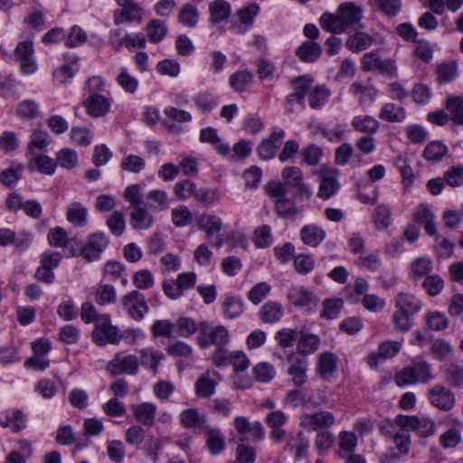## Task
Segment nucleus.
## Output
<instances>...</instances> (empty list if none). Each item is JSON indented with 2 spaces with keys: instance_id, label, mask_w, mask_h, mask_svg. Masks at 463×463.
<instances>
[{
  "instance_id": "nucleus-1",
  "label": "nucleus",
  "mask_w": 463,
  "mask_h": 463,
  "mask_svg": "<svg viewBox=\"0 0 463 463\" xmlns=\"http://www.w3.org/2000/svg\"><path fill=\"white\" fill-rule=\"evenodd\" d=\"M433 378L431 365L426 361L420 360L404 367L396 374L394 382L398 386H404L418 383H427Z\"/></svg>"
},
{
  "instance_id": "nucleus-2",
  "label": "nucleus",
  "mask_w": 463,
  "mask_h": 463,
  "mask_svg": "<svg viewBox=\"0 0 463 463\" xmlns=\"http://www.w3.org/2000/svg\"><path fill=\"white\" fill-rule=\"evenodd\" d=\"M92 340L99 346L107 344H118L120 340L118 327L111 325L109 315H101L97 318L95 329L92 332Z\"/></svg>"
},
{
  "instance_id": "nucleus-3",
  "label": "nucleus",
  "mask_w": 463,
  "mask_h": 463,
  "mask_svg": "<svg viewBox=\"0 0 463 463\" xmlns=\"http://www.w3.org/2000/svg\"><path fill=\"white\" fill-rule=\"evenodd\" d=\"M397 426L403 430L415 431L420 437H430L436 431L434 421L428 418H420L418 416L397 415L394 419Z\"/></svg>"
},
{
  "instance_id": "nucleus-4",
  "label": "nucleus",
  "mask_w": 463,
  "mask_h": 463,
  "mask_svg": "<svg viewBox=\"0 0 463 463\" xmlns=\"http://www.w3.org/2000/svg\"><path fill=\"white\" fill-rule=\"evenodd\" d=\"M121 304L127 314L136 321L142 320L149 310L144 294L138 290H132L123 296Z\"/></svg>"
},
{
  "instance_id": "nucleus-5",
  "label": "nucleus",
  "mask_w": 463,
  "mask_h": 463,
  "mask_svg": "<svg viewBox=\"0 0 463 463\" xmlns=\"http://www.w3.org/2000/svg\"><path fill=\"white\" fill-rule=\"evenodd\" d=\"M199 345L204 348L210 345H215L222 347L228 344L230 340L229 332L223 326H212L205 322L200 325Z\"/></svg>"
},
{
  "instance_id": "nucleus-6",
  "label": "nucleus",
  "mask_w": 463,
  "mask_h": 463,
  "mask_svg": "<svg viewBox=\"0 0 463 463\" xmlns=\"http://www.w3.org/2000/svg\"><path fill=\"white\" fill-rule=\"evenodd\" d=\"M233 425L236 431L241 436V441L260 442L265 437L264 427L260 421L250 422L244 416H237L233 420Z\"/></svg>"
},
{
  "instance_id": "nucleus-7",
  "label": "nucleus",
  "mask_w": 463,
  "mask_h": 463,
  "mask_svg": "<svg viewBox=\"0 0 463 463\" xmlns=\"http://www.w3.org/2000/svg\"><path fill=\"white\" fill-rule=\"evenodd\" d=\"M139 362L135 354H118L107 364L108 371L112 375H136L138 372Z\"/></svg>"
},
{
  "instance_id": "nucleus-8",
  "label": "nucleus",
  "mask_w": 463,
  "mask_h": 463,
  "mask_svg": "<svg viewBox=\"0 0 463 463\" xmlns=\"http://www.w3.org/2000/svg\"><path fill=\"white\" fill-rule=\"evenodd\" d=\"M428 399L432 406L443 411L452 410L456 402L453 392L442 384L431 387L428 392Z\"/></svg>"
},
{
  "instance_id": "nucleus-9",
  "label": "nucleus",
  "mask_w": 463,
  "mask_h": 463,
  "mask_svg": "<svg viewBox=\"0 0 463 463\" xmlns=\"http://www.w3.org/2000/svg\"><path fill=\"white\" fill-rule=\"evenodd\" d=\"M33 43L27 40L17 44L14 55L20 63V69L24 74H33L37 70V62L33 58Z\"/></svg>"
},
{
  "instance_id": "nucleus-10",
  "label": "nucleus",
  "mask_w": 463,
  "mask_h": 463,
  "mask_svg": "<svg viewBox=\"0 0 463 463\" xmlns=\"http://www.w3.org/2000/svg\"><path fill=\"white\" fill-rule=\"evenodd\" d=\"M339 172L336 169H323L319 172L320 184L317 197L327 200L331 198L339 189Z\"/></svg>"
},
{
  "instance_id": "nucleus-11",
  "label": "nucleus",
  "mask_w": 463,
  "mask_h": 463,
  "mask_svg": "<svg viewBox=\"0 0 463 463\" xmlns=\"http://www.w3.org/2000/svg\"><path fill=\"white\" fill-rule=\"evenodd\" d=\"M402 343L401 341H384L378 346L377 351L368 354L366 361L371 368H376L380 360H387L395 357L401 351Z\"/></svg>"
},
{
  "instance_id": "nucleus-12",
  "label": "nucleus",
  "mask_w": 463,
  "mask_h": 463,
  "mask_svg": "<svg viewBox=\"0 0 463 463\" xmlns=\"http://www.w3.org/2000/svg\"><path fill=\"white\" fill-rule=\"evenodd\" d=\"M307 369L308 361L305 356L299 354H290L288 356V373L295 386L301 387L307 382Z\"/></svg>"
},
{
  "instance_id": "nucleus-13",
  "label": "nucleus",
  "mask_w": 463,
  "mask_h": 463,
  "mask_svg": "<svg viewBox=\"0 0 463 463\" xmlns=\"http://www.w3.org/2000/svg\"><path fill=\"white\" fill-rule=\"evenodd\" d=\"M109 242V239L104 232H95L89 236L86 245L81 249V253L89 261L94 260L108 247Z\"/></svg>"
},
{
  "instance_id": "nucleus-14",
  "label": "nucleus",
  "mask_w": 463,
  "mask_h": 463,
  "mask_svg": "<svg viewBox=\"0 0 463 463\" xmlns=\"http://www.w3.org/2000/svg\"><path fill=\"white\" fill-rule=\"evenodd\" d=\"M201 433L204 435L205 446L212 456H217L225 449V437L219 428L205 426Z\"/></svg>"
},
{
  "instance_id": "nucleus-15",
  "label": "nucleus",
  "mask_w": 463,
  "mask_h": 463,
  "mask_svg": "<svg viewBox=\"0 0 463 463\" xmlns=\"http://www.w3.org/2000/svg\"><path fill=\"white\" fill-rule=\"evenodd\" d=\"M117 4L121 6L120 10L114 12V23L120 24L126 22L140 21V8L134 2V0H115Z\"/></svg>"
},
{
  "instance_id": "nucleus-16",
  "label": "nucleus",
  "mask_w": 463,
  "mask_h": 463,
  "mask_svg": "<svg viewBox=\"0 0 463 463\" xmlns=\"http://www.w3.org/2000/svg\"><path fill=\"white\" fill-rule=\"evenodd\" d=\"M336 11L346 30L358 24L362 20L364 14L363 7L353 2L341 4Z\"/></svg>"
},
{
  "instance_id": "nucleus-17",
  "label": "nucleus",
  "mask_w": 463,
  "mask_h": 463,
  "mask_svg": "<svg viewBox=\"0 0 463 463\" xmlns=\"http://www.w3.org/2000/svg\"><path fill=\"white\" fill-rule=\"evenodd\" d=\"M335 423V416L327 411H320L315 413H307L303 415L301 425L311 430L320 428H327Z\"/></svg>"
},
{
  "instance_id": "nucleus-18",
  "label": "nucleus",
  "mask_w": 463,
  "mask_h": 463,
  "mask_svg": "<svg viewBox=\"0 0 463 463\" xmlns=\"http://www.w3.org/2000/svg\"><path fill=\"white\" fill-rule=\"evenodd\" d=\"M289 300L296 306L307 311L313 310L318 303V298L313 292L303 287H295L288 293Z\"/></svg>"
},
{
  "instance_id": "nucleus-19",
  "label": "nucleus",
  "mask_w": 463,
  "mask_h": 463,
  "mask_svg": "<svg viewBox=\"0 0 463 463\" xmlns=\"http://www.w3.org/2000/svg\"><path fill=\"white\" fill-rule=\"evenodd\" d=\"M87 113L94 118L106 115L110 109V101L100 93L90 95L83 102Z\"/></svg>"
},
{
  "instance_id": "nucleus-20",
  "label": "nucleus",
  "mask_w": 463,
  "mask_h": 463,
  "mask_svg": "<svg viewBox=\"0 0 463 463\" xmlns=\"http://www.w3.org/2000/svg\"><path fill=\"white\" fill-rule=\"evenodd\" d=\"M259 11V5L254 3L238 10L237 15L240 19L241 24L232 25L231 29L232 30V32L236 34L244 33L247 31L248 27H250L252 24L253 20L258 14Z\"/></svg>"
},
{
  "instance_id": "nucleus-21",
  "label": "nucleus",
  "mask_w": 463,
  "mask_h": 463,
  "mask_svg": "<svg viewBox=\"0 0 463 463\" xmlns=\"http://www.w3.org/2000/svg\"><path fill=\"white\" fill-rule=\"evenodd\" d=\"M285 133L282 129L274 131L269 139L262 141L258 146V154L263 160L271 159L281 144Z\"/></svg>"
},
{
  "instance_id": "nucleus-22",
  "label": "nucleus",
  "mask_w": 463,
  "mask_h": 463,
  "mask_svg": "<svg viewBox=\"0 0 463 463\" xmlns=\"http://www.w3.org/2000/svg\"><path fill=\"white\" fill-rule=\"evenodd\" d=\"M258 316L263 323L274 324L283 317L284 307L280 303L269 300L260 307Z\"/></svg>"
},
{
  "instance_id": "nucleus-23",
  "label": "nucleus",
  "mask_w": 463,
  "mask_h": 463,
  "mask_svg": "<svg viewBox=\"0 0 463 463\" xmlns=\"http://www.w3.org/2000/svg\"><path fill=\"white\" fill-rule=\"evenodd\" d=\"M337 356L331 352L323 353L318 356L317 372L322 379L329 380L333 376L337 368Z\"/></svg>"
},
{
  "instance_id": "nucleus-24",
  "label": "nucleus",
  "mask_w": 463,
  "mask_h": 463,
  "mask_svg": "<svg viewBox=\"0 0 463 463\" xmlns=\"http://www.w3.org/2000/svg\"><path fill=\"white\" fill-rule=\"evenodd\" d=\"M156 410V404L151 402H142L131 406L136 420L144 426H152L155 423Z\"/></svg>"
},
{
  "instance_id": "nucleus-25",
  "label": "nucleus",
  "mask_w": 463,
  "mask_h": 463,
  "mask_svg": "<svg viewBox=\"0 0 463 463\" xmlns=\"http://www.w3.org/2000/svg\"><path fill=\"white\" fill-rule=\"evenodd\" d=\"M326 235V231L314 223L307 224L300 230L301 241L310 247L318 246L325 240Z\"/></svg>"
},
{
  "instance_id": "nucleus-26",
  "label": "nucleus",
  "mask_w": 463,
  "mask_h": 463,
  "mask_svg": "<svg viewBox=\"0 0 463 463\" xmlns=\"http://www.w3.org/2000/svg\"><path fill=\"white\" fill-rule=\"evenodd\" d=\"M182 425L188 429L199 428L201 433L205 426H209L205 415L201 414L196 409H186L180 414Z\"/></svg>"
},
{
  "instance_id": "nucleus-27",
  "label": "nucleus",
  "mask_w": 463,
  "mask_h": 463,
  "mask_svg": "<svg viewBox=\"0 0 463 463\" xmlns=\"http://www.w3.org/2000/svg\"><path fill=\"white\" fill-rule=\"evenodd\" d=\"M153 216L143 204L132 208L129 214L130 225L135 230L148 229L153 224Z\"/></svg>"
},
{
  "instance_id": "nucleus-28",
  "label": "nucleus",
  "mask_w": 463,
  "mask_h": 463,
  "mask_svg": "<svg viewBox=\"0 0 463 463\" xmlns=\"http://www.w3.org/2000/svg\"><path fill=\"white\" fill-rule=\"evenodd\" d=\"M56 163L53 159L45 155L33 154L28 160V169L37 170L41 174L52 175L55 172Z\"/></svg>"
},
{
  "instance_id": "nucleus-29",
  "label": "nucleus",
  "mask_w": 463,
  "mask_h": 463,
  "mask_svg": "<svg viewBox=\"0 0 463 463\" xmlns=\"http://www.w3.org/2000/svg\"><path fill=\"white\" fill-rule=\"evenodd\" d=\"M397 309L411 316L418 313L422 307L421 301L414 295L410 293H400L395 299Z\"/></svg>"
},
{
  "instance_id": "nucleus-30",
  "label": "nucleus",
  "mask_w": 463,
  "mask_h": 463,
  "mask_svg": "<svg viewBox=\"0 0 463 463\" xmlns=\"http://www.w3.org/2000/svg\"><path fill=\"white\" fill-rule=\"evenodd\" d=\"M199 229L205 232L206 238L209 240L213 233L219 232L222 228V221L213 213H204L196 218Z\"/></svg>"
},
{
  "instance_id": "nucleus-31",
  "label": "nucleus",
  "mask_w": 463,
  "mask_h": 463,
  "mask_svg": "<svg viewBox=\"0 0 463 463\" xmlns=\"http://www.w3.org/2000/svg\"><path fill=\"white\" fill-rule=\"evenodd\" d=\"M67 221L74 227H84L88 223V209L80 203H71L66 213Z\"/></svg>"
},
{
  "instance_id": "nucleus-32",
  "label": "nucleus",
  "mask_w": 463,
  "mask_h": 463,
  "mask_svg": "<svg viewBox=\"0 0 463 463\" xmlns=\"http://www.w3.org/2000/svg\"><path fill=\"white\" fill-rule=\"evenodd\" d=\"M308 439L303 431H298L296 436L290 437L285 450L294 451V457L297 459H301L307 455Z\"/></svg>"
},
{
  "instance_id": "nucleus-33",
  "label": "nucleus",
  "mask_w": 463,
  "mask_h": 463,
  "mask_svg": "<svg viewBox=\"0 0 463 463\" xmlns=\"http://www.w3.org/2000/svg\"><path fill=\"white\" fill-rule=\"evenodd\" d=\"M434 219L435 215L426 205H420L414 212V220L424 225L425 232L430 236L437 233Z\"/></svg>"
},
{
  "instance_id": "nucleus-34",
  "label": "nucleus",
  "mask_w": 463,
  "mask_h": 463,
  "mask_svg": "<svg viewBox=\"0 0 463 463\" xmlns=\"http://www.w3.org/2000/svg\"><path fill=\"white\" fill-rule=\"evenodd\" d=\"M339 449L336 454L339 458H346L349 455L354 454L357 447V437L351 431H341L339 433Z\"/></svg>"
},
{
  "instance_id": "nucleus-35",
  "label": "nucleus",
  "mask_w": 463,
  "mask_h": 463,
  "mask_svg": "<svg viewBox=\"0 0 463 463\" xmlns=\"http://www.w3.org/2000/svg\"><path fill=\"white\" fill-rule=\"evenodd\" d=\"M373 38L364 32H356L350 35L345 43V46L353 52H360L373 43Z\"/></svg>"
},
{
  "instance_id": "nucleus-36",
  "label": "nucleus",
  "mask_w": 463,
  "mask_h": 463,
  "mask_svg": "<svg viewBox=\"0 0 463 463\" xmlns=\"http://www.w3.org/2000/svg\"><path fill=\"white\" fill-rule=\"evenodd\" d=\"M210 22L219 24L226 21L231 14V6L225 0H215L209 5Z\"/></svg>"
},
{
  "instance_id": "nucleus-37",
  "label": "nucleus",
  "mask_w": 463,
  "mask_h": 463,
  "mask_svg": "<svg viewBox=\"0 0 463 463\" xmlns=\"http://www.w3.org/2000/svg\"><path fill=\"white\" fill-rule=\"evenodd\" d=\"M200 18L197 7L192 4L184 5L178 13L177 20L184 27L194 28Z\"/></svg>"
},
{
  "instance_id": "nucleus-38",
  "label": "nucleus",
  "mask_w": 463,
  "mask_h": 463,
  "mask_svg": "<svg viewBox=\"0 0 463 463\" xmlns=\"http://www.w3.org/2000/svg\"><path fill=\"white\" fill-rule=\"evenodd\" d=\"M351 125L356 131L368 135L375 134L380 127L378 120L369 115L355 116Z\"/></svg>"
},
{
  "instance_id": "nucleus-39",
  "label": "nucleus",
  "mask_w": 463,
  "mask_h": 463,
  "mask_svg": "<svg viewBox=\"0 0 463 463\" xmlns=\"http://www.w3.org/2000/svg\"><path fill=\"white\" fill-rule=\"evenodd\" d=\"M319 24L324 30L334 34H340L347 31L338 17L337 12L335 14L324 13L319 18Z\"/></svg>"
},
{
  "instance_id": "nucleus-40",
  "label": "nucleus",
  "mask_w": 463,
  "mask_h": 463,
  "mask_svg": "<svg viewBox=\"0 0 463 463\" xmlns=\"http://www.w3.org/2000/svg\"><path fill=\"white\" fill-rule=\"evenodd\" d=\"M200 141L214 146L215 150L220 155L225 156L230 152V146L227 144L221 142L215 128H206L202 129L200 133Z\"/></svg>"
},
{
  "instance_id": "nucleus-41",
  "label": "nucleus",
  "mask_w": 463,
  "mask_h": 463,
  "mask_svg": "<svg viewBox=\"0 0 463 463\" xmlns=\"http://www.w3.org/2000/svg\"><path fill=\"white\" fill-rule=\"evenodd\" d=\"M296 54L302 61L313 62L321 55V46L317 43L306 41L297 49Z\"/></svg>"
},
{
  "instance_id": "nucleus-42",
  "label": "nucleus",
  "mask_w": 463,
  "mask_h": 463,
  "mask_svg": "<svg viewBox=\"0 0 463 463\" xmlns=\"http://www.w3.org/2000/svg\"><path fill=\"white\" fill-rule=\"evenodd\" d=\"M369 5L376 11L389 17H394L402 8L401 0H369Z\"/></svg>"
},
{
  "instance_id": "nucleus-43",
  "label": "nucleus",
  "mask_w": 463,
  "mask_h": 463,
  "mask_svg": "<svg viewBox=\"0 0 463 463\" xmlns=\"http://www.w3.org/2000/svg\"><path fill=\"white\" fill-rule=\"evenodd\" d=\"M448 153V147L440 141H432L422 152V157L430 162L440 161Z\"/></svg>"
},
{
  "instance_id": "nucleus-44",
  "label": "nucleus",
  "mask_w": 463,
  "mask_h": 463,
  "mask_svg": "<svg viewBox=\"0 0 463 463\" xmlns=\"http://www.w3.org/2000/svg\"><path fill=\"white\" fill-rule=\"evenodd\" d=\"M216 385L217 383L206 373L196 381L195 393L200 398H209L215 392Z\"/></svg>"
},
{
  "instance_id": "nucleus-45",
  "label": "nucleus",
  "mask_w": 463,
  "mask_h": 463,
  "mask_svg": "<svg viewBox=\"0 0 463 463\" xmlns=\"http://www.w3.org/2000/svg\"><path fill=\"white\" fill-rule=\"evenodd\" d=\"M71 64H64L53 72V79L58 84H66L71 80L78 71V57L73 56L71 60Z\"/></svg>"
},
{
  "instance_id": "nucleus-46",
  "label": "nucleus",
  "mask_w": 463,
  "mask_h": 463,
  "mask_svg": "<svg viewBox=\"0 0 463 463\" xmlns=\"http://www.w3.org/2000/svg\"><path fill=\"white\" fill-rule=\"evenodd\" d=\"M379 118L388 122H402L406 118V111L402 107L387 103L380 111Z\"/></svg>"
},
{
  "instance_id": "nucleus-47",
  "label": "nucleus",
  "mask_w": 463,
  "mask_h": 463,
  "mask_svg": "<svg viewBox=\"0 0 463 463\" xmlns=\"http://www.w3.org/2000/svg\"><path fill=\"white\" fill-rule=\"evenodd\" d=\"M167 33V26L159 19L151 20L146 25V35L152 43L161 42Z\"/></svg>"
},
{
  "instance_id": "nucleus-48",
  "label": "nucleus",
  "mask_w": 463,
  "mask_h": 463,
  "mask_svg": "<svg viewBox=\"0 0 463 463\" xmlns=\"http://www.w3.org/2000/svg\"><path fill=\"white\" fill-rule=\"evenodd\" d=\"M243 312L242 299L238 297H227L222 303V314L226 318L232 319Z\"/></svg>"
},
{
  "instance_id": "nucleus-49",
  "label": "nucleus",
  "mask_w": 463,
  "mask_h": 463,
  "mask_svg": "<svg viewBox=\"0 0 463 463\" xmlns=\"http://www.w3.org/2000/svg\"><path fill=\"white\" fill-rule=\"evenodd\" d=\"M354 95L359 98L361 105L373 103L376 98L377 90L372 86H364L357 81L351 85Z\"/></svg>"
},
{
  "instance_id": "nucleus-50",
  "label": "nucleus",
  "mask_w": 463,
  "mask_h": 463,
  "mask_svg": "<svg viewBox=\"0 0 463 463\" xmlns=\"http://www.w3.org/2000/svg\"><path fill=\"white\" fill-rule=\"evenodd\" d=\"M320 339L318 335L314 334L303 335L298 342L297 351L301 356L310 354L317 350Z\"/></svg>"
},
{
  "instance_id": "nucleus-51",
  "label": "nucleus",
  "mask_w": 463,
  "mask_h": 463,
  "mask_svg": "<svg viewBox=\"0 0 463 463\" xmlns=\"http://www.w3.org/2000/svg\"><path fill=\"white\" fill-rule=\"evenodd\" d=\"M196 192V184L189 179L178 181L174 186V194L177 199L182 201H185L191 197L194 198Z\"/></svg>"
},
{
  "instance_id": "nucleus-52",
  "label": "nucleus",
  "mask_w": 463,
  "mask_h": 463,
  "mask_svg": "<svg viewBox=\"0 0 463 463\" xmlns=\"http://www.w3.org/2000/svg\"><path fill=\"white\" fill-rule=\"evenodd\" d=\"M252 73L249 71H239L232 73L229 79V84L235 91H243L252 80Z\"/></svg>"
},
{
  "instance_id": "nucleus-53",
  "label": "nucleus",
  "mask_w": 463,
  "mask_h": 463,
  "mask_svg": "<svg viewBox=\"0 0 463 463\" xmlns=\"http://www.w3.org/2000/svg\"><path fill=\"white\" fill-rule=\"evenodd\" d=\"M446 109L449 112L450 119L456 124H463V98L455 97L449 99L446 102Z\"/></svg>"
},
{
  "instance_id": "nucleus-54",
  "label": "nucleus",
  "mask_w": 463,
  "mask_h": 463,
  "mask_svg": "<svg viewBox=\"0 0 463 463\" xmlns=\"http://www.w3.org/2000/svg\"><path fill=\"white\" fill-rule=\"evenodd\" d=\"M432 269V262L430 259L420 257L413 260L411 264L410 275L413 279H421L429 274Z\"/></svg>"
},
{
  "instance_id": "nucleus-55",
  "label": "nucleus",
  "mask_w": 463,
  "mask_h": 463,
  "mask_svg": "<svg viewBox=\"0 0 463 463\" xmlns=\"http://www.w3.org/2000/svg\"><path fill=\"white\" fill-rule=\"evenodd\" d=\"M78 164L77 153L69 147L61 149L56 154V165L65 169H72Z\"/></svg>"
},
{
  "instance_id": "nucleus-56",
  "label": "nucleus",
  "mask_w": 463,
  "mask_h": 463,
  "mask_svg": "<svg viewBox=\"0 0 463 463\" xmlns=\"http://www.w3.org/2000/svg\"><path fill=\"white\" fill-rule=\"evenodd\" d=\"M51 142L49 134L45 130L36 129L31 135L30 143L28 145L29 155L33 156L34 148L44 149Z\"/></svg>"
},
{
  "instance_id": "nucleus-57",
  "label": "nucleus",
  "mask_w": 463,
  "mask_h": 463,
  "mask_svg": "<svg viewBox=\"0 0 463 463\" xmlns=\"http://www.w3.org/2000/svg\"><path fill=\"white\" fill-rule=\"evenodd\" d=\"M282 179L288 188L296 189L300 184L304 183L303 173L297 166L286 167L282 171Z\"/></svg>"
},
{
  "instance_id": "nucleus-58",
  "label": "nucleus",
  "mask_w": 463,
  "mask_h": 463,
  "mask_svg": "<svg viewBox=\"0 0 463 463\" xmlns=\"http://www.w3.org/2000/svg\"><path fill=\"white\" fill-rule=\"evenodd\" d=\"M252 373L255 379L260 383H269L276 374L274 366L266 362L257 364L253 367Z\"/></svg>"
},
{
  "instance_id": "nucleus-59",
  "label": "nucleus",
  "mask_w": 463,
  "mask_h": 463,
  "mask_svg": "<svg viewBox=\"0 0 463 463\" xmlns=\"http://www.w3.org/2000/svg\"><path fill=\"white\" fill-rule=\"evenodd\" d=\"M139 353L141 356V364L148 366L156 372L161 359L164 357V354L160 351L154 350L152 348L142 349Z\"/></svg>"
},
{
  "instance_id": "nucleus-60",
  "label": "nucleus",
  "mask_w": 463,
  "mask_h": 463,
  "mask_svg": "<svg viewBox=\"0 0 463 463\" xmlns=\"http://www.w3.org/2000/svg\"><path fill=\"white\" fill-rule=\"evenodd\" d=\"M330 96V91L321 86H317L310 90L308 94L309 105L312 109H319L325 105Z\"/></svg>"
},
{
  "instance_id": "nucleus-61",
  "label": "nucleus",
  "mask_w": 463,
  "mask_h": 463,
  "mask_svg": "<svg viewBox=\"0 0 463 463\" xmlns=\"http://www.w3.org/2000/svg\"><path fill=\"white\" fill-rule=\"evenodd\" d=\"M172 222L176 227H184L192 223L193 215L190 210L184 206L180 205L174 208L171 212Z\"/></svg>"
},
{
  "instance_id": "nucleus-62",
  "label": "nucleus",
  "mask_w": 463,
  "mask_h": 463,
  "mask_svg": "<svg viewBox=\"0 0 463 463\" xmlns=\"http://www.w3.org/2000/svg\"><path fill=\"white\" fill-rule=\"evenodd\" d=\"M47 238L50 245L56 248H65L70 243L67 232L61 227L50 229Z\"/></svg>"
},
{
  "instance_id": "nucleus-63",
  "label": "nucleus",
  "mask_w": 463,
  "mask_h": 463,
  "mask_svg": "<svg viewBox=\"0 0 463 463\" xmlns=\"http://www.w3.org/2000/svg\"><path fill=\"white\" fill-rule=\"evenodd\" d=\"M120 167L124 171L138 174L145 169L146 162L137 155H128L121 160Z\"/></svg>"
},
{
  "instance_id": "nucleus-64",
  "label": "nucleus",
  "mask_w": 463,
  "mask_h": 463,
  "mask_svg": "<svg viewBox=\"0 0 463 463\" xmlns=\"http://www.w3.org/2000/svg\"><path fill=\"white\" fill-rule=\"evenodd\" d=\"M447 383L454 388L463 387V367L458 364H449L445 370Z\"/></svg>"
}]
</instances>
